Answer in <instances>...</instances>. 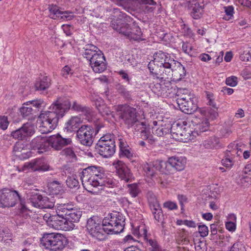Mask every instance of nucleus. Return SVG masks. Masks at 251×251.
I'll return each instance as SVG.
<instances>
[{
  "mask_svg": "<svg viewBox=\"0 0 251 251\" xmlns=\"http://www.w3.org/2000/svg\"><path fill=\"white\" fill-rule=\"evenodd\" d=\"M125 217L120 212L113 211L102 219L94 215L88 218L86 228L88 233L100 241L105 240L107 234H117L124 231Z\"/></svg>",
  "mask_w": 251,
  "mask_h": 251,
  "instance_id": "obj_1",
  "label": "nucleus"
},
{
  "mask_svg": "<svg viewBox=\"0 0 251 251\" xmlns=\"http://www.w3.org/2000/svg\"><path fill=\"white\" fill-rule=\"evenodd\" d=\"M176 61L168 53L159 50L153 54V60L150 62L148 68L150 72L158 78L166 79L170 75Z\"/></svg>",
  "mask_w": 251,
  "mask_h": 251,
  "instance_id": "obj_2",
  "label": "nucleus"
},
{
  "mask_svg": "<svg viewBox=\"0 0 251 251\" xmlns=\"http://www.w3.org/2000/svg\"><path fill=\"white\" fill-rule=\"evenodd\" d=\"M71 102L67 99H58L50 107V111L42 112L38 116V125H56L59 117L62 118L70 108Z\"/></svg>",
  "mask_w": 251,
  "mask_h": 251,
  "instance_id": "obj_3",
  "label": "nucleus"
},
{
  "mask_svg": "<svg viewBox=\"0 0 251 251\" xmlns=\"http://www.w3.org/2000/svg\"><path fill=\"white\" fill-rule=\"evenodd\" d=\"M83 56L90 62L93 71L101 73L105 70L106 63L105 56L101 51H98V48L92 44L87 45L83 48Z\"/></svg>",
  "mask_w": 251,
  "mask_h": 251,
  "instance_id": "obj_4",
  "label": "nucleus"
},
{
  "mask_svg": "<svg viewBox=\"0 0 251 251\" xmlns=\"http://www.w3.org/2000/svg\"><path fill=\"white\" fill-rule=\"evenodd\" d=\"M68 244L67 237L58 233H45L40 239V244L42 247L53 251H61Z\"/></svg>",
  "mask_w": 251,
  "mask_h": 251,
  "instance_id": "obj_5",
  "label": "nucleus"
},
{
  "mask_svg": "<svg viewBox=\"0 0 251 251\" xmlns=\"http://www.w3.org/2000/svg\"><path fill=\"white\" fill-rule=\"evenodd\" d=\"M19 201L21 205V211L24 212L27 209L25 205V199H22L17 191L8 188L0 190V207H12Z\"/></svg>",
  "mask_w": 251,
  "mask_h": 251,
  "instance_id": "obj_6",
  "label": "nucleus"
},
{
  "mask_svg": "<svg viewBox=\"0 0 251 251\" xmlns=\"http://www.w3.org/2000/svg\"><path fill=\"white\" fill-rule=\"evenodd\" d=\"M177 103L180 110L188 114H191L198 108L194 95L188 93L186 90H180L177 92Z\"/></svg>",
  "mask_w": 251,
  "mask_h": 251,
  "instance_id": "obj_7",
  "label": "nucleus"
},
{
  "mask_svg": "<svg viewBox=\"0 0 251 251\" xmlns=\"http://www.w3.org/2000/svg\"><path fill=\"white\" fill-rule=\"evenodd\" d=\"M162 163L164 174L169 175L182 171L186 165V158L183 156H174L169 157L167 161L162 160Z\"/></svg>",
  "mask_w": 251,
  "mask_h": 251,
  "instance_id": "obj_8",
  "label": "nucleus"
},
{
  "mask_svg": "<svg viewBox=\"0 0 251 251\" xmlns=\"http://www.w3.org/2000/svg\"><path fill=\"white\" fill-rule=\"evenodd\" d=\"M48 225L57 230H70L74 228L75 226L72 223H68L66 216L63 214L50 215L48 217Z\"/></svg>",
  "mask_w": 251,
  "mask_h": 251,
  "instance_id": "obj_9",
  "label": "nucleus"
},
{
  "mask_svg": "<svg viewBox=\"0 0 251 251\" xmlns=\"http://www.w3.org/2000/svg\"><path fill=\"white\" fill-rule=\"evenodd\" d=\"M32 205L41 209H51L54 206L55 201L53 198L43 196L39 193L32 192L29 198Z\"/></svg>",
  "mask_w": 251,
  "mask_h": 251,
  "instance_id": "obj_10",
  "label": "nucleus"
},
{
  "mask_svg": "<svg viewBox=\"0 0 251 251\" xmlns=\"http://www.w3.org/2000/svg\"><path fill=\"white\" fill-rule=\"evenodd\" d=\"M119 117L124 121L126 125H132L137 122L136 110L133 107L127 105H119L116 108Z\"/></svg>",
  "mask_w": 251,
  "mask_h": 251,
  "instance_id": "obj_11",
  "label": "nucleus"
},
{
  "mask_svg": "<svg viewBox=\"0 0 251 251\" xmlns=\"http://www.w3.org/2000/svg\"><path fill=\"white\" fill-rule=\"evenodd\" d=\"M30 169L33 172H46L52 170L47 161L43 158H36L30 162L25 163L23 166V170Z\"/></svg>",
  "mask_w": 251,
  "mask_h": 251,
  "instance_id": "obj_12",
  "label": "nucleus"
},
{
  "mask_svg": "<svg viewBox=\"0 0 251 251\" xmlns=\"http://www.w3.org/2000/svg\"><path fill=\"white\" fill-rule=\"evenodd\" d=\"M72 109L75 111L82 112L85 116V120L94 126H102L99 118L95 116L91 110L88 107L83 106L75 101L72 105Z\"/></svg>",
  "mask_w": 251,
  "mask_h": 251,
  "instance_id": "obj_13",
  "label": "nucleus"
},
{
  "mask_svg": "<svg viewBox=\"0 0 251 251\" xmlns=\"http://www.w3.org/2000/svg\"><path fill=\"white\" fill-rule=\"evenodd\" d=\"M93 126H80L76 132V136L82 145L90 146L93 143Z\"/></svg>",
  "mask_w": 251,
  "mask_h": 251,
  "instance_id": "obj_14",
  "label": "nucleus"
},
{
  "mask_svg": "<svg viewBox=\"0 0 251 251\" xmlns=\"http://www.w3.org/2000/svg\"><path fill=\"white\" fill-rule=\"evenodd\" d=\"M30 146L32 150H37L39 153L50 151V137L37 136L32 140Z\"/></svg>",
  "mask_w": 251,
  "mask_h": 251,
  "instance_id": "obj_15",
  "label": "nucleus"
},
{
  "mask_svg": "<svg viewBox=\"0 0 251 251\" xmlns=\"http://www.w3.org/2000/svg\"><path fill=\"white\" fill-rule=\"evenodd\" d=\"M113 165L116 169V173L121 180L128 182L132 178L133 175L130 170L124 162L120 160H118L114 161Z\"/></svg>",
  "mask_w": 251,
  "mask_h": 251,
  "instance_id": "obj_16",
  "label": "nucleus"
},
{
  "mask_svg": "<svg viewBox=\"0 0 251 251\" xmlns=\"http://www.w3.org/2000/svg\"><path fill=\"white\" fill-rule=\"evenodd\" d=\"M49 16L52 19H60L66 20H71L74 18L72 12L68 11H62L61 8L56 5L51 4L48 7Z\"/></svg>",
  "mask_w": 251,
  "mask_h": 251,
  "instance_id": "obj_17",
  "label": "nucleus"
},
{
  "mask_svg": "<svg viewBox=\"0 0 251 251\" xmlns=\"http://www.w3.org/2000/svg\"><path fill=\"white\" fill-rule=\"evenodd\" d=\"M117 5L123 7L128 12H131V10L135 9V5L137 4H144L154 5L156 2L153 0H113Z\"/></svg>",
  "mask_w": 251,
  "mask_h": 251,
  "instance_id": "obj_18",
  "label": "nucleus"
},
{
  "mask_svg": "<svg viewBox=\"0 0 251 251\" xmlns=\"http://www.w3.org/2000/svg\"><path fill=\"white\" fill-rule=\"evenodd\" d=\"M50 150H61L64 146L71 144L72 140L70 138H63L60 134L52 135L50 137Z\"/></svg>",
  "mask_w": 251,
  "mask_h": 251,
  "instance_id": "obj_19",
  "label": "nucleus"
},
{
  "mask_svg": "<svg viewBox=\"0 0 251 251\" xmlns=\"http://www.w3.org/2000/svg\"><path fill=\"white\" fill-rule=\"evenodd\" d=\"M188 127L182 128V135H180V141L183 142H186L187 140H192L197 136L199 135L201 132H204L208 129L209 126H201L200 131L194 129L192 130Z\"/></svg>",
  "mask_w": 251,
  "mask_h": 251,
  "instance_id": "obj_20",
  "label": "nucleus"
},
{
  "mask_svg": "<svg viewBox=\"0 0 251 251\" xmlns=\"http://www.w3.org/2000/svg\"><path fill=\"white\" fill-rule=\"evenodd\" d=\"M162 160H156L150 163L144 165L143 170L148 176H153L156 172L158 171L162 174H164V167L162 165Z\"/></svg>",
  "mask_w": 251,
  "mask_h": 251,
  "instance_id": "obj_21",
  "label": "nucleus"
},
{
  "mask_svg": "<svg viewBox=\"0 0 251 251\" xmlns=\"http://www.w3.org/2000/svg\"><path fill=\"white\" fill-rule=\"evenodd\" d=\"M171 72L170 75H167L166 79L173 77L174 79L180 80L186 75L185 67L177 61L174 64Z\"/></svg>",
  "mask_w": 251,
  "mask_h": 251,
  "instance_id": "obj_22",
  "label": "nucleus"
},
{
  "mask_svg": "<svg viewBox=\"0 0 251 251\" xmlns=\"http://www.w3.org/2000/svg\"><path fill=\"white\" fill-rule=\"evenodd\" d=\"M91 176L89 177V184L90 186L96 187L97 183L99 182V179H100L101 176L105 173L102 170V168L96 166H90Z\"/></svg>",
  "mask_w": 251,
  "mask_h": 251,
  "instance_id": "obj_23",
  "label": "nucleus"
},
{
  "mask_svg": "<svg viewBox=\"0 0 251 251\" xmlns=\"http://www.w3.org/2000/svg\"><path fill=\"white\" fill-rule=\"evenodd\" d=\"M111 26L119 33L124 35L128 37L129 33H130L131 27L129 24L121 22L119 20L113 19L111 23Z\"/></svg>",
  "mask_w": 251,
  "mask_h": 251,
  "instance_id": "obj_24",
  "label": "nucleus"
},
{
  "mask_svg": "<svg viewBox=\"0 0 251 251\" xmlns=\"http://www.w3.org/2000/svg\"><path fill=\"white\" fill-rule=\"evenodd\" d=\"M33 126H21V127L11 132V136L15 139L24 140L26 136H30L34 133Z\"/></svg>",
  "mask_w": 251,
  "mask_h": 251,
  "instance_id": "obj_25",
  "label": "nucleus"
},
{
  "mask_svg": "<svg viewBox=\"0 0 251 251\" xmlns=\"http://www.w3.org/2000/svg\"><path fill=\"white\" fill-rule=\"evenodd\" d=\"M239 178L238 183L241 184L242 186L247 187L251 184V164H247L244 167Z\"/></svg>",
  "mask_w": 251,
  "mask_h": 251,
  "instance_id": "obj_26",
  "label": "nucleus"
},
{
  "mask_svg": "<svg viewBox=\"0 0 251 251\" xmlns=\"http://www.w3.org/2000/svg\"><path fill=\"white\" fill-rule=\"evenodd\" d=\"M82 211L80 209L66 208L65 214L68 223H75L79 222L82 216Z\"/></svg>",
  "mask_w": 251,
  "mask_h": 251,
  "instance_id": "obj_27",
  "label": "nucleus"
},
{
  "mask_svg": "<svg viewBox=\"0 0 251 251\" xmlns=\"http://www.w3.org/2000/svg\"><path fill=\"white\" fill-rule=\"evenodd\" d=\"M48 189L51 195H62L65 193L64 185L57 180H53L48 184Z\"/></svg>",
  "mask_w": 251,
  "mask_h": 251,
  "instance_id": "obj_28",
  "label": "nucleus"
},
{
  "mask_svg": "<svg viewBox=\"0 0 251 251\" xmlns=\"http://www.w3.org/2000/svg\"><path fill=\"white\" fill-rule=\"evenodd\" d=\"M201 145L206 149L211 150H217L223 147L219 138L215 136L211 137L204 140Z\"/></svg>",
  "mask_w": 251,
  "mask_h": 251,
  "instance_id": "obj_29",
  "label": "nucleus"
},
{
  "mask_svg": "<svg viewBox=\"0 0 251 251\" xmlns=\"http://www.w3.org/2000/svg\"><path fill=\"white\" fill-rule=\"evenodd\" d=\"M149 206L154 215V219L159 222L163 217V214L162 208L158 201L156 200H153L152 201L149 202Z\"/></svg>",
  "mask_w": 251,
  "mask_h": 251,
  "instance_id": "obj_30",
  "label": "nucleus"
},
{
  "mask_svg": "<svg viewBox=\"0 0 251 251\" xmlns=\"http://www.w3.org/2000/svg\"><path fill=\"white\" fill-rule=\"evenodd\" d=\"M96 151L104 158H108L112 156L115 152L116 146L106 147L102 145H96Z\"/></svg>",
  "mask_w": 251,
  "mask_h": 251,
  "instance_id": "obj_31",
  "label": "nucleus"
},
{
  "mask_svg": "<svg viewBox=\"0 0 251 251\" xmlns=\"http://www.w3.org/2000/svg\"><path fill=\"white\" fill-rule=\"evenodd\" d=\"M111 16L113 19L119 20L124 23H129L132 22L133 19L126 13L121 12L118 8H113L111 11Z\"/></svg>",
  "mask_w": 251,
  "mask_h": 251,
  "instance_id": "obj_32",
  "label": "nucleus"
},
{
  "mask_svg": "<svg viewBox=\"0 0 251 251\" xmlns=\"http://www.w3.org/2000/svg\"><path fill=\"white\" fill-rule=\"evenodd\" d=\"M102 145L106 147L115 145V135L113 133H106L103 135L98 141L96 145Z\"/></svg>",
  "mask_w": 251,
  "mask_h": 251,
  "instance_id": "obj_33",
  "label": "nucleus"
},
{
  "mask_svg": "<svg viewBox=\"0 0 251 251\" xmlns=\"http://www.w3.org/2000/svg\"><path fill=\"white\" fill-rule=\"evenodd\" d=\"M119 156L120 158L126 157L128 159H131L133 157V153L130 151V148L127 145L126 143L124 142L122 139H119Z\"/></svg>",
  "mask_w": 251,
  "mask_h": 251,
  "instance_id": "obj_34",
  "label": "nucleus"
},
{
  "mask_svg": "<svg viewBox=\"0 0 251 251\" xmlns=\"http://www.w3.org/2000/svg\"><path fill=\"white\" fill-rule=\"evenodd\" d=\"M50 84V79L47 76H41L39 77L35 83V87L36 90H45L48 88Z\"/></svg>",
  "mask_w": 251,
  "mask_h": 251,
  "instance_id": "obj_35",
  "label": "nucleus"
},
{
  "mask_svg": "<svg viewBox=\"0 0 251 251\" xmlns=\"http://www.w3.org/2000/svg\"><path fill=\"white\" fill-rule=\"evenodd\" d=\"M19 144L15 145L13 150L15 152V155L20 160H25L32 156V152L30 151L23 149L22 147H19Z\"/></svg>",
  "mask_w": 251,
  "mask_h": 251,
  "instance_id": "obj_36",
  "label": "nucleus"
},
{
  "mask_svg": "<svg viewBox=\"0 0 251 251\" xmlns=\"http://www.w3.org/2000/svg\"><path fill=\"white\" fill-rule=\"evenodd\" d=\"M128 38L134 41H143L145 39L143 37L141 28L135 25H133L131 27Z\"/></svg>",
  "mask_w": 251,
  "mask_h": 251,
  "instance_id": "obj_37",
  "label": "nucleus"
},
{
  "mask_svg": "<svg viewBox=\"0 0 251 251\" xmlns=\"http://www.w3.org/2000/svg\"><path fill=\"white\" fill-rule=\"evenodd\" d=\"M147 230L145 228H143V235H144V240L146 241L147 243L148 248L147 250L148 251H151L154 250L159 247L160 246L158 243L157 241L155 239H149L147 236Z\"/></svg>",
  "mask_w": 251,
  "mask_h": 251,
  "instance_id": "obj_38",
  "label": "nucleus"
},
{
  "mask_svg": "<svg viewBox=\"0 0 251 251\" xmlns=\"http://www.w3.org/2000/svg\"><path fill=\"white\" fill-rule=\"evenodd\" d=\"M99 180V182L97 183L96 187L100 186L113 188L116 184L115 180L112 178L107 177L105 174H103Z\"/></svg>",
  "mask_w": 251,
  "mask_h": 251,
  "instance_id": "obj_39",
  "label": "nucleus"
},
{
  "mask_svg": "<svg viewBox=\"0 0 251 251\" xmlns=\"http://www.w3.org/2000/svg\"><path fill=\"white\" fill-rule=\"evenodd\" d=\"M28 105L27 102L24 103L22 107L20 109V112L24 118H27L28 120H34V118H33L31 116L32 108L31 107L28 106Z\"/></svg>",
  "mask_w": 251,
  "mask_h": 251,
  "instance_id": "obj_40",
  "label": "nucleus"
},
{
  "mask_svg": "<svg viewBox=\"0 0 251 251\" xmlns=\"http://www.w3.org/2000/svg\"><path fill=\"white\" fill-rule=\"evenodd\" d=\"M61 153L65 155L68 161L70 162H74L77 160V157L72 148H66L61 151Z\"/></svg>",
  "mask_w": 251,
  "mask_h": 251,
  "instance_id": "obj_41",
  "label": "nucleus"
},
{
  "mask_svg": "<svg viewBox=\"0 0 251 251\" xmlns=\"http://www.w3.org/2000/svg\"><path fill=\"white\" fill-rule=\"evenodd\" d=\"M66 183L68 187L72 189H78L80 186L77 177L74 174L68 176Z\"/></svg>",
  "mask_w": 251,
  "mask_h": 251,
  "instance_id": "obj_42",
  "label": "nucleus"
},
{
  "mask_svg": "<svg viewBox=\"0 0 251 251\" xmlns=\"http://www.w3.org/2000/svg\"><path fill=\"white\" fill-rule=\"evenodd\" d=\"M90 169L89 166L88 167L83 169L82 172L80 173L79 176L80 177V179L82 181V183L84 185V182L86 183V185L88 187L90 184H89V177L91 176Z\"/></svg>",
  "mask_w": 251,
  "mask_h": 251,
  "instance_id": "obj_43",
  "label": "nucleus"
},
{
  "mask_svg": "<svg viewBox=\"0 0 251 251\" xmlns=\"http://www.w3.org/2000/svg\"><path fill=\"white\" fill-rule=\"evenodd\" d=\"M152 126V132L154 134H156L158 136H163L170 133L171 129L169 126Z\"/></svg>",
  "mask_w": 251,
  "mask_h": 251,
  "instance_id": "obj_44",
  "label": "nucleus"
},
{
  "mask_svg": "<svg viewBox=\"0 0 251 251\" xmlns=\"http://www.w3.org/2000/svg\"><path fill=\"white\" fill-rule=\"evenodd\" d=\"M203 8L200 3L197 4L191 8V15L193 18L196 20L200 19L202 17Z\"/></svg>",
  "mask_w": 251,
  "mask_h": 251,
  "instance_id": "obj_45",
  "label": "nucleus"
},
{
  "mask_svg": "<svg viewBox=\"0 0 251 251\" xmlns=\"http://www.w3.org/2000/svg\"><path fill=\"white\" fill-rule=\"evenodd\" d=\"M230 151H226L225 157L222 160V165L228 169H230L234 164V161L230 156Z\"/></svg>",
  "mask_w": 251,
  "mask_h": 251,
  "instance_id": "obj_46",
  "label": "nucleus"
},
{
  "mask_svg": "<svg viewBox=\"0 0 251 251\" xmlns=\"http://www.w3.org/2000/svg\"><path fill=\"white\" fill-rule=\"evenodd\" d=\"M207 98L208 99V104L211 106L212 108H213V110H211L209 111V113L213 117L215 118L218 116V107L217 106V105L216 104V102L214 101V100L210 98L211 95L208 94L207 95Z\"/></svg>",
  "mask_w": 251,
  "mask_h": 251,
  "instance_id": "obj_47",
  "label": "nucleus"
},
{
  "mask_svg": "<svg viewBox=\"0 0 251 251\" xmlns=\"http://www.w3.org/2000/svg\"><path fill=\"white\" fill-rule=\"evenodd\" d=\"M128 188V192L133 198H136L140 192L138 185L136 183H132L127 185Z\"/></svg>",
  "mask_w": 251,
  "mask_h": 251,
  "instance_id": "obj_48",
  "label": "nucleus"
},
{
  "mask_svg": "<svg viewBox=\"0 0 251 251\" xmlns=\"http://www.w3.org/2000/svg\"><path fill=\"white\" fill-rule=\"evenodd\" d=\"M141 135L143 140H147L150 144H152L154 141L152 139L153 136L151 134L150 131L147 129V126H145L144 129L142 130Z\"/></svg>",
  "mask_w": 251,
  "mask_h": 251,
  "instance_id": "obj_49",
  "label": "nucleus"
},
{
  "mask_svg": "<svg viewBox=\"0 0 251 251\" xmlns=\"http://www.w3.org/2000/svg\"><path fill=\"white\" fill-rule=\"evenodd\" d=\"M83 123V120L81 119L80 116H77L72 117L67 123V126H75L77 124H80Z\"/></svg>",
  "mask_w": 251,
  "mask_h": 251,
  "instance_id": "obj_50",
  "label": "nucleus"
},
{
  "mask_svg": "<svg viewBox=\"0 0 251 251\" xmlns=\"http://www.w3.org/2000/svg\"><path fill=\"white\" fill-rule=\"evenodd\" d=\"M177 199L181 206V210H184V204L188 202V198L186 195L182 194L177 195Z\"/></svg>",
  "mask_w": 251,
  "mask_h": 251,
  "instance_id": "obj_51",
  "label": "nucleus"
},
{
  "mask_svg": "<svg viewBox=\"0 0 251 251\" xmlns=\"http://www.w3.org/2000/svg\"><path fill=\"white\" fill-rule=\"evenodd\" d=\"M199 232L201 237H205L208 234V228L204 224L200 225L198 226Z\"/></svg>",
  "mask_w": 251,
  "mask_h": 251,
  "instance_id": "obj_52",
  "label": "nucleus"
},
{
  "mask_svg": "<svg viewBox=\"0 0 251 251\" xmlns=\"http://www.w3.org/2000/svg\"><path fill=\"white\" fill-rule=\"evenodd\" d=\"M250 49L249 50H244L240 56V59L243 61H251V53H250Z\"/></svg>",
  "mask_w": 251,
  "mask_h": 251,
  "instance_id": "obj_53",
  "label": "nucleus"
},
{
  "mask_svg": "<svg viewBox=\"0 0 251 251\" xmlns=\"http://www.w3.org/2000/svg\"><path fill=\"white\" fill-rule=\"evenodd\" d=\"M238 78L235 76H231L226 78V83L227 85L234 87L237 84Z\"/></svg>",
  "mask_w": 251,
  "mask_h": 251,
  "instance_id": "obj_54",
  "label": "nucleus"
},
{
  "mask_svg": "<svg viewBox=\"0 0 251 251\" xmlns=\"http://www.w3.org/2000/svg\"><path fill=\"white\" fill-rule=\"evenodd\" d=\"M219 135L223 137H227L231 133V131L229 126H223L219 131Z\"/></svg>",
  "mask_w": 251,
  "mask_h": 251,
  "instance_id": "obj_55",
  "label": "nucleus"
},
{
  "mask_svg": "<svg viewBox=\"0 0 251 251\" xmlns=\"http://www.w3.org/2000/svg\"><path fill=\"white\" fill-rule=\"evenodd\" d=\"M198 121V119L196 117L191 116L187 118L186 121L183 122V126H186L187 124L190 125V124L192 123L193 125L197 126L200 124L199 122H197Z\"/></svg>",
  "mask_w": 251,
  "mask_h": 251,
  "instance_id": "obj_56",
  "label": "nucleus"
},
{
  "mask_svg": "<svg viewBox=\"0 0 251 251\" xmlns=\"http://www.w3.org/2000/svg\"><path fill=\"white\" fill-rule=\"evenodd\" d=\"M163 207L164 208H168L170 210L177 209L178 208L176 203L171 201H167L165 202L163 204Z\"/></svg>",
  "mask_w": 251,
  "mask_h": 251,
  "instance_id": "obj_57",
  "label": "nucleus"
},
{
  "mask_svg": "<svg viewBox=\"0 0 251 251\" xmlns=\"http://www.w3.org/2000/svg\"><path fill=\"white\" fill-rule=\"evenodd\" d=\"M27 104H32L35 107L40 109L44 105V101L41 100H33L26 102Z\"/></svg>",
  "mask_w": 251,
  "mask_h": 251,
  "instance_id": "obj_58",
  "label": "nucleus"
},
{
  "mask_svg": "<svg viewBox=\"0 0 251 251\" xmlns=\"http://www.w3.org/2000/svg\"><path fill=\"white\" fill-rule=\"evenodd\" d=\"M174 126H170V128L171 129L170 131V133H172L173 135H176V137L177 138L178 140H179L180 141V135H182V128L183 126H176V131H173V127Z\"/></svg>",
  "mask_w": 251,
  "mask_h": 251,
  "instance_id": "obj_59",
  "label": "nucleus"
},
{
  "mask_svg": "<svg viewBox=\"0 0 251 251\" xmlns=\"http://www.w3.org/2000/svg\"><path fill=\"white\" fill-rule=\"evenodd\" d=\"M182 49L185 53L189 54L192 50L193 47L187 42H183L182 45Z\"/></svg>",
  "mask_w": 251,
  "mask_h": 251,
  "instance_id": "obj_60",
  "label": "nucleus"
},
{
  "mask_svg": "<svg viewBox=\"0 0 251 251\" xmlns=\"http://www.w3.org/2000/svg\"><path fill=\"white\" fill-rule=\"evenodd\" d=\"M72 74L71 69L68 65L64 67L61 70V75L65 78H67L69 74Z\"/></svg>",
  "mask_w": 251,
  "mask_h": 251,
  "instance_id": "obj_61",
  "label": "nucleus"
},
{
  "mask_svg": "<svg viewBox=\"0 0 251 251\" xmlns=\"http://www.w3.org/2000/svg\"><path fill=\"white\" fill-rule=\"evenodd\" d=\"M236 223L232 222V221H228L226 223V227L229 231H234L236 229Z\"/></svg>",
  "mask_w": 251,
  "mask_h": 251,
  "instance_id": "obj_62",
  "label": "nucleus"
},
{
  "mask_svg": "<svg viewBox=\"0 0 251 251\" xmlns=\"http://www.w3.org/2000/svg\"><path fill=\"white\" fill-rule=\"evenodd\" d=\"M117 73L121 76L122 79H124L128 83H130V78L126 71L124 70H120Z\"/></svg>",
  "mask_w": 251,
  "mask_h": 251,
  "instance_id": "obj_63",
  "label": "nucleus"
},
{
  "mask_svg": "<svg viewBox=\"0 0 251 251\" xmlns=\"http://www.w3.org/2000/svg\"><path fill=\"white\" fill-rule=\"evenodd\" d=\"M116 89L118 91V92L123 96L126 97L128 96V92L126 91V89L123 85L118 84L116 86Z\"/></svg>",
  "mask_w": 251,
  "mask_h": 251,
  "instance_id": "obj_64",
  "label": "nucleus"
}]
</instances>
